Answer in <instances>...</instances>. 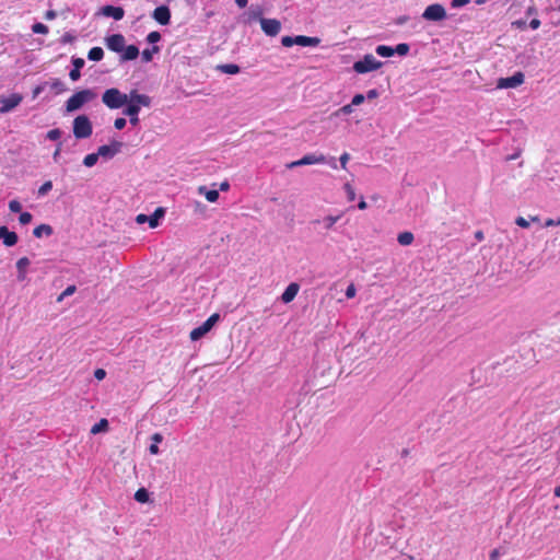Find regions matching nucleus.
<instances>
[{"mask_svg":"<svg viewBox=\"0 0 560 560\" xmlns=\"http://www.w3.org/2000/svg\"><path fill=\"white\" fill-rule=\"evenodd\" d=\"M422 18L427 21H442L446 18V11L442 4L434 3L425 8Z\"/></svg>","mask_w":560,"mask_h":560,"instance_id":"6","label":"nucleus"},{"mask_svg":"<svg viewBox=\"0 0 560 560\" xmlns=\"http://www.w3.org/2000/svg\"><path fill=\"white\" fill-rule=\"evenodd\" d=\"M9 209L11 212L18 213L22 210V205L18 200H11L9 202Z\"/></svg>","mask_w":560,"mask_h":560,"instance_id":"40","label":"nucleus"},{"mask_svg":"<svg viewBox=\"0 0 560 560\" xmlns=\"http://www.w3.org/2000/svg\"><path fill=\"white\" fill-rule=\"evenodd\" d=\"M281 44L284 47H291V46L295 45L294 37H292V36H283L281 38Z\"/></svg>","mask_w":560,"mask_h":560,"instance_id":"43","label":"nucleus"},{"mask_svg":"<svg viewBox=\"0 0 560 560\" xmlns=\"http://www.w3.org/2000/svg\"><path fill=\"white\" fill-rule=\"evenodd\" d=\"M366 202L364 201V199H361L358 207L360 210H364L366 208Z\"/></svg>","mask_w":560,"mask_h":560,"instance_id":"64","label":"nucleus"},{"mask_svg":"<svg viewBox=\"0 0 560 560\" xmlns=\"http://www.w3.org/2000/svg\"><path fill=\"white\" fill-rule=\"evenodd\" d=\"M75 292V285H69L66 290L57 298L58 302H61L66 296H69Z\"/></svg>","mask_w":560,"mask_h":560,"instance_id":"36","label":"nucleus"},{"mask_svg":"<svg viewBox=\"0 0 560 560\" xmlns=\"http://www.w3.org/2000/svg\"><path fill=\"white\" fill-rule=\"evenodd\" d=\"M303 165L320 164L326 162V158L323 154H306L301 159Z\"/></svg>","mask_w":560,"mask_h":560,"instance_id":"19","label":"nucleus"},{"mask_svg":"<svg viewBox=\"0 0 560 560\" xmlns=\"http://www.w3.org/2000/svg\"><path fill=\"white\" fill-rule=\"evenodd\" d=\"M299 290H300V285L296 282L290 283L281 295L282 302L283 303L292 302L295 299V296L298 295Z\"/></svg>","mask_w":560,"mask_h":560,"instance_id":"16","label":"nucleus"},{"mask_svg":"<svg viewBox=\"0 0 560 560\" xmlns=\"http://www.w3.org/2000/svg\"><path fill=\"white\" fill-rule=\"evenodd\" d=\"M121 143L118 141L113 142L112 144L101 145L97 149V154L102 158H113L116 153H118L121 149Z\"/></svg>","mask_w":560,"mask_h":560,"instance_id":"14","label":"nucleus"},{"mask_svg":"<svg viewBox=\"0 0 560 560\" xmlns=\"http://www.w3.org/2000/svg\"><path fill=\"white\" fill-rule=\"evenodd\" d=\"M524 73L521 71L515 72L512 77L500 78L497 82L498 89H514L524 83Z\"/></svg>","mask_w":560,"mask_h":560,"instance_id":"8","label":"nucleus"},{"mask_svg":"<svg viewBox=\"0 0 560 560\" xmlns=\"http://www.w3.org/2000/svg\"><path fill=\"white\" fill-rule=\"evenodd\" d=\"M126 126V119L122 117L116 118L114 121V127L118 130L124 129Z\"/></svg>","mask_w":560,"mask_h":560,"instance_id":"45","label":"nucleus"},{"mask_svg":"<svg viewBox=\"0 0 560 560\" xmlns=\"http://www.w3.org/2000/svg\"><path fill=\"white\" fill-rule=\"evenodd\" d=\"M151 440L153 441V443L159 444L163 441V436L161 433L156 432L151 436Z\"/></svg>","mask_w":560,"mask_h":560,"instance_id":"54","label":"nucleus"},{"mask_svg":"<svg viewBox=\"0 0 560 560\" xmlns=\"http://www.w3.org/2000/svg\"><path fill=\"white\" fill-rule=\"evenodd\" d=\"M94 376L96 380L102 381L106 376V372L103 369H97L94 372Z\"/></svg>","mask_w":560,"mask_h":560,"instance_id":"52","label":"nucleus"},{"mask_svg":"<svg viewBox=\"0 0 560 560\" xmlns=\"http://www.w3.org/2000/svg\"><path fill=\"white\" fill-rule=\"evenodd\" d=\"M30 266V259L27 257H22L16 261V268L19 270V279L23 280L25 278L26 268Z\"/></svg>","mask_w":560,"mask_h":560,"instance_id":"23","label":"nucleus"},{"mask_svg":"<svg viewBox=\"0 0 560 560\" xmlns=\"http://www.w3.org/2000/svg\"><path fill=\"white\" fill-rule=\"evenodd\" d=\"M23 96L19 93H13L9 96H0V114H7L21 104Z\"/></svg>","mask_w":560,"mask_h":560,"instance_id":"7","label":"nucleus"},{"mask_svg":"<svg viewBox=\"0 0 560 560\" xmlns=\"http://www.w3.org/2000/svg\"><path fill=\"white\" fill-rule=\"evenodd\" d=\"M35 237H42L44 234L49 236L52 234V228L48 224H40L33 231Z\"/></svg>","mask_w":560,"mask_h":560,"instance_id":"24","label":"nucleus"},{"mask_svg":"<svg viewBox=\"0 0 560 560\" xmlns=\"http://www.w3.org/2000/svg\"><path fill=\"white\" fill-rule=\"evenodd\" d=\"M366 96H368V98H374V97H376V96H377V92H376V90H370V91L368 92V95H366Z\"/></svg>","mask_w":560,"mask_h":560,"instance_id":"63","label":"nucleus"},{"mask_svg":"<svg viewBox=\"0 0 560 560\" xmlns=\"http://www.w3.org/2000/svg\"><path fill=\"white\" fill-rule=\"evenodd\" d=\"M52 188V184L50 180L45 182L38 189V195L44 196Z\"/></svg>","mask_w":560,"mask_h":560,"instance_id":"39","label":"nucleus"},{"mask_svg":"<svg viewBox=\"0 0 560 560\" xmlns=\"http://www.w3.org/2000/svg\"><path fill=\"white\" fill-rule=\"evenodd\" d=\"M69 77H70V79H71L72 81H77V80H79V79H80V77H81V72H80V70H79V69H74V68H73V69L70 71Z\"/></svg>","mask_w":560,"mask_h":560,"instance_id":"51","label":"nucleus"},{"mask_svg":"<svg viewBox=\"0 0 560 560\" xmlns=\"http://www.w3.org/2000/svg\"><path fill=\"white\" fill-rule=\"evenodd\" d=\"M50 88L55 91L56 94H60L66 91V85L60 79H54L50 82Z\"/></svg>","mask_w":560,"mask_h":560,"instance_id":"30","label":"nucleus"},{"mask_svg":"<svg viewBox=\"0 0 560 560\" xmlns=\"http://www.w3.org/2000/svg\"><path fill=\"white\" fill-rule=\"evenodd\" d=\"M339 113L341 114H345V115H348L350 113H352V105L351 103L350 104H347L345 106H342L337 113L336 115H338Z\"/></svg>","mask_w":560,"mask_h":560,"instance_id":"50","label":"nucleus"},{"mask_svg":"<svg viewBox=\"0 0 560 560\" xmlns=\"http://www.w3.org/2000/svg\"><path fill=\"white\" fill-rule=\"evenodd\" d=\"M149 492L145 488H140L135 493V500L139 503H147L149 501Z\"/></svg>","mask_w":560,"mask_h":560,"instance_id":"28","label":"nucleus"},{"mask_svg":"<svg viewBox=\"0 0 560 560\" xmlns=\"http://www.w3.org/2000/svg\"><path fill=\"white\" fill-rule=\"evenodd\" d=\"M220 315L218 313L212 314L202 325L194 328L190 331V339L197 341L202 338L211 328L219 322Z\"/></svg>","mask_w":560,"mask_h":560,"instance_id":"5","label":"nucleus"},{"mask_svg":"<svg viewBox=\"0 0 560 560\" xmlns=\"http://www.w3.org/2000/svg\"><path fill=\"white\" fill-rule=\"evenodd\" d=\"M96 94L92 90H81L75 92L66 102L67 112H74L81 108L85 103L93 101Z\"/></svg>","mask_w":560,"mask_h":560,"instance_id":"3","label":"nucleus"},{"mask_svg":"<svg viewBox=\"0 0 560 560\" xmlns=\"http://www.w3.org/2000/svg\"><path fill=\"white\" fill-rule=\"evenodd\" d=\"M378 67H381V62L376 61V59L372 55L365 56L362 60H359L353 65V69L358 73H365Z\"/></svg>","mask_w":560,"mask_h":560,"instance_id":"9","label":"nucleus"},{"mask_svg":"<svg viewBox=\"0 0 560 560\" xmlns=\"http://www.w3.org/2000/svg\"><path fill=\"white\" fill-rule=\"evenodd\" d=\"M0 238L8 247L14 246L18 243V235L15 232L9 231L7 226H0Z\"/></svg>","mask_w":560,"mask_h":560,"instance_id":"15","label":"nucleus"},{"mask_svg":"<svg viewBox=\"0 0 560 560\" xmlns=\"http://www.w3.org/2000/svg\"><path fill=\"white\" fill-rule=\"evenodd\" d=\"M108 429V421L106 419H101L97 423H95L92 429L91 433L96 434L100 432H104Z\"/></svg>","mask_w":560,"mask_h":560,"instance_id":"29","label":"nucleus"},{"mask_svg":"<svg viewBox=\"0 0 560 560\" xmlns=\"http://www.w3.org/2000/svg\"><path fill=\"white\" fill-rule=\"evenodd\" d=\"M364 95L363 94H355L351 101L352 106H358L364 102Z\"/></svg>","mask_w":560,"mask_h":560,"instance_id":"44","label":"nucleus"},{"mask_svg":"<svg viewBox=\"0 0 560 560\" xmlns=\"http://www.w3.org/2000/svg\"><path fill=\"white\" fill-rule=\"evenodd\" d=\"M161 39V34L156 31L150 32L147 36V40L150 44L158 43Z\"/></svg>","mask_w":560,"mask_h":560,"instance_id":"38","label":"nucleus"},{"mask_svg":"<svg viewBox=\"0 0 560 560\" xmlns=\"http://www.w3.org/2000/svg\"><path fill=\"white\" fill-rule=\"evenodd\" d=\"M302 165H303V163L301 162V159H300V160H298V161H293V162H291L290 164H288V167H289V168H293V167L302 166Z\"/></svg>","mask_w":560,"mask_h":560,"instance_id":"60","label":"nucleus"},{"mask_svg":"<svg viewBox=\"0 0 560 560\" xmlns=\"http://www.w3.org/2000/svg\"><path fill=\"white\" fill-rule=\"evenodd\" d=\"M339 220V217L329 215L324 219L326 229H331L334 224Z\"/></svg>","mask_w":560,"mask_h":560,"instance_id":"42","label":"nucleus"},{"mask_svg":"<svg viewBox=\"0 0 560 560\" xmlns=\"http://www.w3.org/2000/svg\"><path fill=\"white\" fill-rule=\"evenodd\" d=\"M60 137H61V131L58 128L51 129L47 132V138L49 140L56 141V140L60 139Z\"/></svg>","mask_w":560,"mask_h":560,"instance_id":"37","label":"nucleus"},{"mask_svg":"<svg viewBox=\"0 0 560 560\" xmlns=\"http://www.w3.org/2000/svg\"><path fill=\"white\" fill-rule=\"evenodd\" d=\"M32 31L35 34H47L48 33V27H47V25L38 22V23H35L32 26Z\"/></svg>","mask_w":560,"mask_h":560,"instance_id":"34","label":"nucleus"},{"mask_svg":"<svg viewBox=\"0 0 560 560\" xmlns=\"http://www.w3.org/2000/svg\"><path fill=\"white\" fill-rule=\"evenodd\" d=\"M408 51L409 45L405 43L398 44L395 48L387 46V58L395 54H398L399 56H406Z\"/></svg>","mask_w":560,"mask_h":560,"instance_id":"20","label":"nucleus"},{"mask_svg":"<svg viewBox=\"0 0 560 560\" xmlns=\"http://www.w3.org/2000/svg\"><path fill=\"white\" fill-rule=\"evenodd\" d=\"M102 102L110 109L122 107L129 102V95L121 93L116 88L107 89L102 95Z\"/></svg>","mask_w":560,"mask_h":560,"instance_id":"2","label":"nucleus"},{"mask_svg":"<svg viewBox=\"0 0 560 560\" xmlns=\"http://www.w3.org/2000/svg\"><path fill=\"white\" fill-rule=\"evenodd\" d=\"M218 69L226 74H236L240 72V67L235 63L220 65Z\"/></svg>","mask_w":560,"mask_h":560,"instance_id":"26","label":"nucleus"},{"mask_svg":"<svg viewBox=\"0 0 560 560\" xmlns=\"http://www.w3.org/2000/svg\"><path fill=\"white\" fill-rule=\"evenodd\" d=\"M160 48L158 46H153L152 49H144L141 54L142 60L144 62H150L153 58V54L159 52Z\"/></svg>","mask_w":560,"mask_h":560,"instance_id":"31","label":"nucleus"},{"mask_svg":"<svg viewBox=\"0 0 560 560\" xmlns=\"http://www.w3.org/2000/svg\"><path fill=\"white\" fill-rule=\"evenodd\" d=\"M229 188H230V185H229L228 182H223V183L220 184V189L222 191H226V190H229Z\"/></svg>","mask_w":560,"mask_h":560,"instance_id":"62","label":"nucleus"},{"mask_svg":"<svg viewBox=\"0 0 560 560\" xmlns=\"http://www.w3.org/2000/svg\"><path fill=\"white\" fill-rule=\"evenodd\" d=\"M235 3L237 4L238 8L243 9L247 5L248 0H235Z\"/></svg>","mask_w":560,"mask_h":560,"instance_id":"61","label":"nucleus"},{"mask_svg":"<svg viewBox=\"0 0 560 560\" xmlns=\"http://www.w3.org/2000/svg\"><path fill=\"white\" fill-rule=\"evenodd\" d=\"M104 51L101 47H93L89 50L88 58L93 61L102 60Z\"/></svg>","mask_w":560,"mask_h":560,"instance_id":"27","label":"nucleus"},{"mask_svg":"<svg viewBox=\"0 0 560 560\" xmlns=\"http://www.w3.org/2000/svg\"><path fill=\"white\" fill-rule=\"evenodd\" d=\"M515 223L520 226V228H523V229H527L529 226V221H527L525 218L523 217H517L516 220H515Z\"/></svg>","mask_w":560,"mask_h":560,"instance_id":"46","label":"nucleus"},{"mask_svg":"<svg viewBox=\"0 0 560 560\" xmlns=\"http://www.w3.org/2000/svg\"><path fill=\"white\" fill-rule=\"evenodd\" d=\"M355 293H357V289H355L354 284L351 283L350 285H348V288L346 290V296L348 299H352L355 296Z\"/></svg>","mask_w":560,"mask_h":560,"instance_id":"47","label":"nucleus"},{"mask_svg":"<svg viewBox=\"0 0 560 560\" xmlns=\"http://www.w3.org/2000/svg\"><path fill=\"white\" fill-rule=\"evenodd\" d=\"M556 222H557V220L548 219V220H546V221H545V224H544V225H545L546 228H549V226H556V225H558Z\"/></svg>","mask_w":560,"mask_h":560,"instance_id":"59","label":"nucleus"},{"mask_svg":"<svg viewBox=\"0 0 560 560\" xmlns=\"http://www.w3.org/2000/svg\"><path fill=\"white\" fill-rule=\"evenodd\" d=\"M262 32L268 36H277L281 30V23L277 19H260Z\"/></svg>","mask_w":560,"mask_h":560,"instance_id":"11","label":"nucleus"},{"mask_svg":"<svg viewBox=\"0 0 560 560\" xmlns=\"http://www.w3.org/2000/svg\"><path fill=\"white\" fill-rule=\"evenodd\" d=\"M349 159H350L349 153L345 152L343 154H341L339 161H340V165L343 170L347 168V163H348Z\"/></svg>","mask_w":560,"mask_h":560,"instance_id":"49","label":"nucleus"},{"mask_svg":"<svg viewBox=\"0 0 560 560\" xmlns=\"http://www.w3.org/2000/svg\"><path fill=\"white\" fill-rule=\"evenodd\" d=\"M73 68L81 70V68L84 66V60L82 58H75L72 61Z\"/></svg>","mask_w":560,"mask_h":560,"instance_id":"53","label":"nucleus"},{"mask_svg":"<svg viewBox=\"0 0 560 560\" xmlns=\"http://www.w3.org/2000/svg\"><path fill=\"white\" fill-rule=\"evenodd\" d=\"M413 240H415L413 234L411 232H407V231L400 233L397 237L398 243L402 246L411 245Z\"/></svg>","mask_w":560,"mask_h":560,"instance_id":"25","label":"nucleus"},{"mask_svg":"<svg viewBox=\"0 0 560 560\" xmlns=\"http://www.w3.org/2000/svg\"><path fill=\"white\" fill-rule=\"evenodd\" d=\"M102 12L105 16H110L116 21H119L124 18L125 11L120 7H114V5H105L102 9Z\"/></svg>","mask_w":560,"mask_h":560,"instance_id":"17","label":"nucleus"},{"mask_svg":"<svg viewBox=\"0 0 560 560\" xmlns=\"http://www.w3.org/2000/svg\"><path fill=\"white\" fill-rule=\"evenodd\" d=\"M43 89H44L43 85L35 86L34 90H33V98H36L40 94Z\"/></svg>","mask_w":560,"mask_h":560,"instance_id":"57","label":"nucleus"},{"mask_svg":"<svg viewBox=\"0 0 560 560\" xmlns=\"http://www.w3.org/2000/svg\"><path fill=\"white\" fill-rule=\"evenodd\" d=\"M124 115L129 117V122L132 126L139 124V112L141 107L151 106V97L147 94H140L137 90H132L129 94V102L126 104Z\"/></svg>","mask_w":560,"mask_h":560,"instance_id":"1","label":"nucleus"},{"mask_svg":"<svg viewBox=\"0 0 560 560\" xmlns=\"http://www.w3.org/2000/svg\"><path fill=\"white\" fill-rule=\"evenodd\" d=\"M470 0H452L451 5L452 8H462L469 3Z\"/></svg>","mask_w":560,"mask_h":560,"instance_id":"48","label":"nucleus"},{"mask_svg":"<svg viewBox=\"0 0 560 560\" xmlns=\"http://www.w3.org/2000/svg\"><path fill=\"white\" fill-rule=\"evenodd\" d=\"M122 51H124V54L121 56V59L124 61L133 60L139 56V49L135 45H129L126 48L124 47Z\"/></svg>","mask_w":560,"mask_h":560,"instance_id":"21","label":"nucleus"},{"mask_svg":"<svg viewBox=\"0 0 560 560\" xmlns=\"http://www.w3.org/2000/svg\"><path fill=\"white\" fill-rule=\"evenodd\" d=\"M33 217L30 212H22L20 214L19 221L21 224L25 225L32 221Z\"/></svg>","mask_w":560,"mask_h":560,"instance_id":"41","label":"nucleus"},{"mask_svg":"<svg viewBox=\"0 0 560 560\" xmlns=\"http://www.w3.org/2000/svg\"><path fill=\"white\" fill-rule=\"evenodd\" d=\"M199 194L205 195L209 202H215L219 199V192L215 189L208 190L205 186L198 188Z\"/></svg>","mask_w":560,"mask_h":560,"instance_id":"22","label":"nucleus"},{"mask_svg":"<svg viewBox=\"0 0 560 560\" xmlns=\"http://www.w3.org/2000/svg\"><path fill=\"white\" fill-rule=\"evenodd\" d=\"M100 155L96 153H90L83 159V164L86 167H92L97 163Z\"/></svg>","mask_w":560,"mask_h":560,"instance_id":"32","label":"nucleus"},{"mask_svg":"<svg viewBox=\"0 0 560 560\" xmlns=\"http://www.w3.org/2000/svg\"><path fill=\"white\" fill-rule=\"evenodd\" d=\"M152 18L161 25H167L171 22V10L167 5H160L154 9Z\"/></svg>","mask_w":560,"mask_h":560,"instance_id":"12","label":"nucleus"},{"mask_svg":"<svg viewBox=\"0 0 560 560\" xmlns=\"http://www.w3.org/2000/svg\"><path fill=\"white\" fill-rule=\"evenodd\" d=\"M295 45L304 46V47H315L317 46L320 40L318 37H310L305 35H298L294 36Z\"/></svg>","mask_w":560,"mask_h":560,"instance_id":"18","label":"nucleus"},{"mask_svg":"<svg viewBox=\"0 0 560 560\" xmlns=\"http://www.w3.org/2000/svg\"><path fill=\"white\" fill-rule=\"evenodd\" d=\"M149 452H150L151 454H153V455L159 454L160 450H159L158 444L152 443V444L150 445V447H149Z\"/></svg>","mask_w":560,"mask_h":560,"instance_id":"56","label":"nucleus"},{"mask_svg":"<svg viewBox=\"0 0 560 560\" xmlns=\"http://www.w3.org/2000/svg\"><path fill=\"white\" fill-rule=\"evenodd\" d=\"M508 549L505 547H499L490 552V560H499L502 556L506 555Z\"/></svg>","mask_w":560,"mask_h":560,"instance_id":"33","label":"nucleus"},{"mask_svg":"<svg viewBox=\"0 0 560 560\" xmlns=\"http://www.w3.org/2000/svg\"><path fill=\"white\" fill-rule=\"evenodd\" d=\"M106 46L108 49L120 52L125 47V37L121 34H113L106 38Z\"/></svg>","mask_w":560,"mask_h":560,"instance_id":"13","label":"nucleus"},{"mask_svg":"<svg viewBox=\"0 0 560 560\" xmlns=\"http://www.w3.org/2000/svg\"><path fill=\"white\" fill-rule=\"evenodd\" d=\"M165 214V210L162 207L155 209L152 215L148 217L143 213H140L136 217V222L138 224H143L145 222L149 223L151 229H154L159 225V220L163 218Z\"/></svg>","mask_w":560,"mask_h":560,"instance_id":"10","label":"nucleus"},{"mask_svg":"<svg viewBox=\"0 0 560 560\" xmlns=\"http://www.w3.org/2000/svg\"><path fill=\"white\" fill-rule=\"evenodd\" d=\"M345 191L349 201H353L355 199L354 188L349 183L345 185Z\"/></svg>","mask_w":560,"mask_h":560,"instance_id":"35","label":"nucleus"},{"mask_svg":"<svg viewBox=\"0 0 560 560\" xmlns=\"http://www.w3.org/2000/svg\"><path fill=\"white\" fill-rule=\"evenodd\" d=\"M376 54L381 57H385V45H378L376 47Z\"/></svg>","mask_w":560,"mask_h":560,"instance_id":"58","label":"nucleus"},{"mask_svg":"<svg viewBox=\"0 0 560 560\" xmlns=\"http://www.w3.org/2000/svg\"><path fill=\"white\" fill-rule=\"evenodd\" d=\"M92 122L85 115H80L73 120V135L77 139H85L92 135Z\"/></svg>","mask_w":560,"mask_h":560,"instance_id":"4","label":"nucleus"},{"mask_svg":"<svg viewBox=\"0 0 560 560\" xmlns=\"http://www.w3.org/2000/svg\"><path fill=\"white\" fill-rule=\"evenodd\" d=\"M529 26L532 30H537L540 26V21L538 19H533Z\"/></svg>","mask_w":560,"mask_h":560,"instance_id":"55","label":"nucleus"}]
</instances>
